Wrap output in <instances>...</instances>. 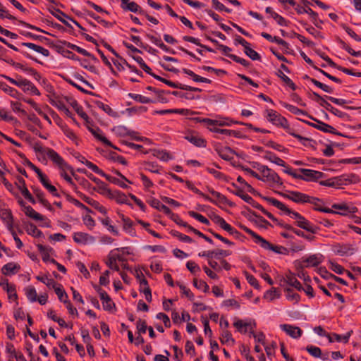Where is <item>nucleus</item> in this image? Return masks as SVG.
<instances>
[{
    "mask_svg": "<svg viewBox=\"0 0 361 361\" xmlns=\"http://www.w3.org/2000/svg\"><path fill=\"white\" fill-rule=\"evenodd\" d=\"M319 184L323 186L332 187L336 188H340L343 186L341 176L334 177L325 180H321Z\"/></svg>",
    "mask_w": 361,
    "mask_h": 361,
    "instance_id": "4be33fe9",
    "label": "nucleus"
},
{
    "mask_svg": "<svg viewBox=\"0 0 361 361\" xmlns=\"http://www.w3.org/2000/svg\"><path fill=\"white\" fill-rule=\"evenodd\" d=\"M233 326L241 334H245L248 330L251 331L256 327L255 321L249 322H243V320L238 319L233 323Z\"/></svg>",
    "mask_w": 361,
    "mask_h": 361,
    "instance_id": "ddd939ff",
    "label": "nucleus"
},
{
    "mask_svg": "<svg viewBox=\"0 0 361 361\" xmlns=\"http://www.w3.org/2000/svg\"><path fill=\"white\" fill-rule=\"evenodd\" d=\"M261 36L271 42H275L279 45L283 46V48L286 49V53H288V49H289V44L285 40L276 36L272 37L271 35L267 32H262Z\"/></svg>",
    "mask_w": 361,
    "mask_h": 361,
    "instance_id": "b1692460",
    "label": "nucleus"
},
{
    "mask_svg": "<svg viewBox=\"0 0 361 361\" xmlns=\"http://www.w3.org/2000/svg\"><path fill=\"white\" fill-rule=\"evenodd\" d=\"M37 247L38 248L39 252L42 255V260L44 262H50L51 259L49 258V255L51 252L54 251L53 249L51 247L44 246L41 244H37Z\"/></svg>",
    "mask_w": 361,
    "mask_h": 361,
    "instance_id": "72a5a7b5",
    "label": "nucleus"
},
{
    "mask_svg": "<svg viewBox=\"0 0 361 361\" xmlns=\"http://www.w3.org/2000/svg\"><path fill=\"white\" fill-rule=\"evenodd\" d=\"M215 151L219 156L226 161H230L233 159L231 154H234V151L229 147L216 146Z\"/></svg>",
    "mask_w": 361,
    "mask_h": 361,
    "instance_id": "dca6fc26",
    "label": "nucleus"
},
{
    "mask_svg": "<svg viewBox=\"0 0 361 361\" xmlns=\"http://www.w3.org/2000/svg\"><path fill=\"white\" fill-rule=\"evenodd\" d=\"M20 267L19 264L9 262L6 264L1 269V272L4 275L15 274L19 271Z\"/></svg>",
    "mask_w": 361,
    "mask_h": 361,
    "instance_id": "cd10ccee",
    "label": "nucleus"
},
{
    "mask_svg": "<svg viewBox=\"0 0 361 361\" xmlns=\"http://www.w3.org/2000/svg\"><path fill=\"white\" fill-rule=\"evenodd\" d=\"M118 252H120L119 248L114 249L109 252L108 256H109L113 261L124 262L126 261V259L124 258L123 255L118 253Z\"/></svg>",
    "mask_w": 361,
    "mask_h": 361,
    "instance_id": "6e6d98bb",
    "label": "nucleus"
},
{
    "mask_svg": "<svg viewBox=\"0 0 361 361\" xmlns=\"http://www.w3.org/2000/svg\"><path fill=\"white\" fill-rule=\"evenodd\" d=\"M264 157L265 159L269 160L279 166H286V162L270 151H267Z\"/></svg>",
    "mask_w": 361,
    "mask_h": 361,
    "instance_id": "473e14b6",
    "label": "nucleus"
},
{
    "mask_svg": "<svg viewBox=\"0 0 361 361\" xmlns=\"http://www.w3.org/2000/svg\"><path fill=\"white\" fill-rule=\"evenodd\" d=\"M306 350L314 357H320L322 355V350L319 347L314 345H308L306 348Z\"/></svg>",
    "mask_w": 361,
    "mask_h": 361,
    "instance_id": "774afa93",
    "label": "nucleus"
},
{
    "mask_svg": "<svg viewBox=\"0 0 361 361\" xmlns=\"http://www.w3.org/2000/svg\"><path fill=\"white\" fill-rule=\"evenodd\" d=\"M353 334V331H349L347 332L345 335L341 336L339 334H337L336 333H333L331 334L332 339L334 341H336L338 342L343 341L344 343H347L349 341V338Z\"/></svg>",
    "mask_w": 361,
    "mask_h": 361,
    "instance_id": "09e8293b",
    "label": "nucleus"
},
{
    "mask_svg": "<svg viewBox=\"0 0 361 361\" xmlns=\"http://www.w3.org/2000/svg\"><path fill=\"white\" fill-rule=\"evenodd\" d=\"M89 169L92 170L94 173L100 175L102 177H104L108 181L117 185L120 186L122 188H128V185L123 181V180H121L118 178L109 176L106 173H105L102 169H100L97 165L95 164H88Z\"/></svg>",
    "mask_w": 361,
    "mask_h": 361,
    "instance_id": "39448f33",
    "label": "nucleus"
},
{
    "mask_svg": "<svg viewBox=\"0 0 361 361\" xmlns=\"http://www.w3.org/2000/svg\"><path fill=\"white\" fill-rule=\"evenodd\" d=\"M188 214L191 217L197 219V221H199L200 222H201L204 224H206V225L209 224V221L206 217H204V216H202V214H200L199 213H197L194 211H189Z\"/></svg>",
    "mask_w": 361,
    "mask_h": 361,
    "instance_id": "0e129e2a",
    "label": "nucleus"
},
{
    "mask_svg": "<svg viewBox=\"0 0 361 361\" xmlns=\"http://www.w3.org/2000/svg\"><path fill=\"white\" fill-rule=\"evenodd\" d=\"M6 292L8 293V298L9 300L17 301L18 295L16 293V286L13 284L6 285ZM18 304V302H16Z\"/></svg>",
    "mask_w": 361,
    "mask_h": 361,
    "instance_id": "603ef678",
    "label": "nucleus"
},
{
    "mask_svg": "<svg viewBox=\"0 0 361 361\" xmlns=\"http://www.w3.org/2000/svg\"><path fill=\"white\" fill-rule=\"evenodd\" d=\"M25 295H26L27 299L30 302H34L37 301V295L36 290L34 287L29 286V287L25 288Z\"/></svg>",
    "mask_w": 361,
    "mask_h": 361,
    "instance_id": "3c124183",
    "label": "nucleus"
},
{
    "mask_svg": "<svg viewBox=\"0 0 361 361\" xmlns=\"http://www.w3.org/2000/svg\"><path fill=\"white\" fill-rule=\"evenodd\" d=\"M61 170L60 175L61 177H63L70 185H71L73 188L75 187V185L73 182V180L71 177L68 175L67 171H70L73 175H74L73 169V168L68 164V168L62 167L59 168Z\"/></svg>",
    "mask_w": 361,
    "mask_h": 361,
    "instance_id": "ea45409f",
    "label": "nucleus"
},
{
    "mask_svg": "<svg viewBox=\"0 0 361 361\" xmlns=\"http://www.w3.org/2000/svg\"><path fill=\"white\" fill-rule=\"evenodd\" d=\"M23 211L26 216L36 221H42L44 219L42 214L35 212L31 206H25Z\"/></svg>",
    "mask_w": 361,
    "mask_h": 361,
    "instance_id": "e433bc0d",
    "label": "nucleus"
},
{
    "mask_svg": "<svg viewBox=\"0 0 361 361\" xmlns=\"http://www.w3.org/2000/svg\"><path fill=\"white\" fill-rule=\"evenodd\" d=\"M154 156H155L157 159L164 161H167L169 159H171V156L169 152H167L165 150H157L154 152Z\"/></svg>",
    "mask_w": 361,
    "mask_h": 361,
    "instance_id": "4d7b16f0",
    "label": "nucleus"
},
{
    "mask_svg": "<svg viewBox=\"0 0 361 361\" xmlns=\"http://www.w3.org/2000/svg\"><path fill=\"white\" fill-rule=\"evenodd\" d=\"M183 72L185 74H187L192 77V80L195 82H205V83H211L212 81L209 79H207L206 78L201 77L197 74H195L193 71L191 70L187 69V68H183Z\"/></svg>",
    "mask_w": 361,
    "mask_h": 361,
    "instance_id": "a19ab883",
    "label": "nucleus"
},
{
    "mask_svg": "<svg viewBox=\"0 0 361 361\" xmlns=\"http://www.w3.org/2000/svg\"><path fill=\"white\" fill-rule=\"evenodd\" d=\"M209 192L216 198L217 204L216 205L220 206V204L228 205L231 207L234 206V203L228 200L227 197L221 193L214 190L213 189L209 190Z\"/></svg>",
    "mask_w": 361,
    "mask_h": 361,
    "instance_id": "a211bd4d",
    "label": "nucleus"
},
{
    "mask_svg": "<svg viewBox=\"0 0 361 361\" xmlns=\"http://www.w3.org/2000/svg\"><path fill=\"white\" fill-rule=\"evenodd\" d=\"M90 131L92 133V134L94 136L95 138L102 142L104 145L111 147L114 149H117L116 147H114L112 143L105 137L103 135L102 130L99 128H89Z\"/></svg>",
    "mask_w": 361,
    "mask_h": 361,
    "instance_id": "a878e982",
    "label": "nucleus"
},
{
    "mask_svg": "<svg viewBox=\"0 0 361 361\" xmlns=\"http://www.w3.org/2000/svg\"><path fill=\"white\" fill-rule=\"evenodd\" d=\"M98 185V190H97V192L104 195V196H106L108 198H111V197L112 196V193L114 191L111 190L107 185L104 183L103 181H102V183H99Z\"/></svg>",
    "mask_w": 361,
    "mask_h": 361,
    "instance_id": "de8ad7c7",
    "label": "nucleus"
},
{
    "mask_svg": "<svg viewBox=\"0 0 361 361\" xmlns=\"http://www.w3.org/2000/svg\"><path fill=\"white\" fill-rule=\"evenodd\" d=\"M38 178H39L41 183L43 185V186L50 193H51L55 197H59V194L57 192V190H56V187L52 185L51 184H50L49 180L45 174L42 173L41 175H39V176Z\"/></svg>",
    "mask_w": 361,
    "mask_h": 361,
    "instance_id": "412c9836",
    "label": "nucleus"
},
{
    "mask_svg": "<svg viewBox=\"0 0 361 361\" xmlns=\"http://www.w3.org/2000/svg\"><path fill=\"white\" fill-rule=\"evenodd\" d=\"M94 288L98 292L100 299L102 301L104 310L109 312L116 310V305L107 293L98 286H96Z\"/></svg>",
    "mask_w": 361,
    "mask_h": 361,
    "instance_id": "423d86ee",
    "label": "nucleus"
},
{
    "mask_svg": "<svg viewBox=\"0 0 361 361\" xmlns=\"http://www.w3.org/2000/svg\"><path fill=\"white\" fill-rule=\"evenodd\" d=\"M280 104L284 107L286 108L287 110H288L290 112H291L292 114H295V115H303V116H307L308 118H310V119L313 120V121H316V118H313L312 116L309 115L307 114V112H306L304 110H302V109H298V107L293 106V105H291V104H289L286 102H280Z\"/></svg>",
    "mask_w": 361,
    "mask_h": 361,
    "instance_id": "aec40b11",
    "label": "nucleus"
},
{
    "mask_svg": "<svg viewBox=\"0 0 361 361\" xmlns=\"http://www.w3.org/2000/svg\"><path fill=\"white\" fill-rule=\"evenodd\" d=\"M121 7L125 11H129L133 13H137L140 11V6L134 1H129V0H121Z\"/></svg>",
    "mask_w": 361,
    "mask_h": 361,
    "instance_id": "7c9ffc66",
    "label": "nucleus"
},
{
    "mask_svg": "<svg viewBox=\"0 0 361 361\" xmlns=\"http://www.w3.org/2000/svg\"><path fill=\"white\" fill-rule=\"evenodd\" d=\"M314 331L320 336L326 337L330 343L334 342L331 334L327 333L321 326L314 327Z\"/></svg>",
    "mask_w": 361,
    "mask_h": 361,
    "instance_id": "338daca9",
    "label": "nucleus"
},
{
    "mask_svg": "<svg viewBox=\"0 0 361 361\" xmlns=\"http://www.w3.org/2000/svg\"><path fill=\"white\" fill-rule=\"evenodd\" d=\"M306 13L310 15V16L312 18L313 24L316 27H321L320 24L322 23V21L319 19L318 14L316 12L312 11L310 8H307Z\"/></svg>",
    "mask_w": 361,
    "mask_h": 361,
    "instance_id": "13d9d810",
    "label": "nucleus"
},
{
    "mask_svg": "<svg viewBox=\"0 0 361 361\" xmlns=\"http://www.w3.org/2000/svg\"><path fill=\"white\" fill-rule=\"evenodd\" d=\"M297 226L314 234L319 230V228L313 226L309 221L302 216L299 221L295 222Z\"/></svg>",
    "mask_w": 361,
    "mask_h": 361,
    "instance_id": "f3484780",
    "label": "nucleus"
},
{
    "mask_svg": "<svg viewBox=\"0 0 361 361\" xmlns=\"http://www.w3.org/2000/svg\"><path fill=\"white\" fill-rule=\"evenodd\" d=\"M277 193L283 197L298 204L307 203V201H310V200L309 199L310 195L298 191H288V193L277 192Z\"/></svg>",
    "mask_w": 361,
    "mask_h": 361,
    "instance_id": "20e7f679",
    "label": "nucleus"
},
{
    "mask_svg": "<svg viewBox=\"0 0 361 361\" xmlns=\"http://www.w3.org/2000/svg\"><path fill=\"white\" fill-rule=\"evenodd\" d=\"M220 341L222 344L228 343L230 341H231L233 344L235 343L231 334L227 330L223 331L221 334Z\"/></svg>",
    "mask_w": 361,
    "mask_h": 361,
    "instance_id": "680f3d73",
    "label": "nucleus"
},
{
    "mask_svg": "<svg viewBox=\"0 0 361 361\" xmlns=\"http://www.w3.org/2000/svg\"><path fill=\"white\" fill-rule=\"evenodd\" d=\"M56 294L57 295L59 300L63 302L64 304L67 302L68 300V296L66 293V292L64 290V289L62 288L61 286H56L55 288H54Z\"/></svg>",
    "mask_w": 361,
    "mask_h": 361,
    "instance_id": "c03bdc74",
    "label": "nucleus"
},
{
    "mask_svg": "<svg viewBox=\"0 0 361 361\" xmlns=\"http://www.w3.org/2000/svg\"><path fill=\"white\" fill-rule=\"evenodd\" d=\"M257 171L261 173L258 180L267 183L271 187L283 185V182L279 176L268 166L257 164Z\"/></svg>",
    "mask_w": 361,
    "mask_h": 361,
    "instance_id": "f03ea898",
    "label": "nucleus"
},
{
    "mask_svg": "<svg viewBox=\"0 0 361 361\" xmlns=\"http://www.w3.org/2000/svg\"><path fill=\"white\" fill-rule=\"evenodd\" d=\"M128 97L137 102L142 103V104H149V103H154L156 102L155 100L151 99L149 97H147L142 96L141 94H138L129 93Z\"/></svg>",
    "mask_w": 361,
    "mask_h": 361,
    "instance_id": "49530a36",
    "label": "nucleus"
},
{
    "mask_svg": "<svg viewBox=\"0 0 361 361\" xmlns=\"http://www.w3.org/2000/svg\"><path fill=\"white\" fill-rule=\"evenodd\" d=\"M283 281L289 286L296 288L298 290H302V286L300 281L296 279L295 274L290 271L283 278Z\"/></svg>",
    "mask_w": 361,
    "mask_h": 361,
    "instance_id": "5701e85b",
    "label": "nucleus"
},
{
    "mask_svg": "<svg viewBox=\"0 0 361 361\" xmlns=\"http://www.w3.org/2000/svg\"><path fill=\"white\" fill-rule=\"evenodd\" d=\"M332 208L341 210V212H336V214L343 216H346L348 214H354L358 211L356 207L349 206L346 204H334Z\"/></svg>",
    "mask_w": 361,
    "mask_h": 361,
    "instance_id": "9b49d317",
    "label": "nucleus"
},
{
    "mask_svg": "<svg viewBox=\"0 0 361 361\" xmlns=\"http://www.w3.org/2000/svg\"><path fill=\"white\" fill-rule=\"evenodd\" d=\"M23 90L24 92H30V93L35 94V95H39L40 92L38 90V89L33 85L32 82L30 80H27V82H25V86H24Z\"/></svg>",
    "mask_w": 361,
    "mask_h": 361,
    "instance_id": "bf43d9fd",
    "label": "nucleus"
},
{
    "mask_svg": "<svg viewBox=\"0 0 361 361\" xmlns=\"http://www.w3.org/2000/svg\"><path fill=\"white\" fill-rule=\"evenodd\" d=\"M228 251L223 250H209V251H204L200 252L198 255L200 257H205L209 259V260H212L214 257L220 258V257H226L229 255Z\"/></svg>",
    "mask_w": 361,
    "mask_h": 361,
    "instance_id": "2eb2a0df",
    "label": "nucleus"
},
{
    "mask_svg": "<svg viewBox=\"0 0 361 361\" xmlns=\"http://www.w3.org/2000/svg\"><path fill=\"white\" fill-rule=\"evenodd\" d=\"M323 255L321 254L312 255L302 260V266L305 267H317L322 263Z\"/></svg>",
    "mask_w": 361,
    "mask_h": 361,
    "instance_id": "f8f14e48",
    "label": "nucleus"
},
{
    "mask_svg": "<svg viewBox=\"0 0 361 361\" xmlns=\"http://www.w3.org/2000/svg\"><path fill=\"white\" fill-rule=\"evenodd\" d=\"M317 123V126H315L316 129H318L324 133H330L334 135H343L341 133L336 131V130L331 126L322 122L317 119L315 121Z\"/></svg>",
    "mask_w": 361,
    "mask_h": 361,
    "instance_id": "bb28decb",
    "label": "nucleus"
},
{
    "mask_svg": "<svg viewBox=\"0 0 361 361\" xmlns=\"http://www.w3.org/2000/svg\"><path fill=\"white\" fill-rule=\"evenodd\" d=\"M33 192L36 195V197L38 198L39 202L44 207H46L49 211H51L53 209L50 203L44 198V194L42 190H40L39 189H34Z\"/></svg>",
    "mask_w": 361,
    "mask_h": 361,
    "instance_id": "4c0bfd02",
    "label": "nucleus"
},
{
    "mask_svg": "<svg viewBox=\"0 0 361 361\" xmlns=\"http://www.w3.org/2000/svg\"><path fill=\"white\" fill-rule=\"evenodd\" d=\"M110 199L115 200L116 202L118 204H126L130 205V204L128 202L127 195L125 193L118 190H114Z\"/></svg>",
    "mask_w": 361,
    "mask_h": 361,
    "instance_id": "2f4dec72",
    "label": "nucleus"
},
{
    "mask_svg": "<svg viewBox=\"0 0 361 361\" xmlns=\"http://www.w3.org/2000/svg\"><path fill=\"white\" fill-rule=\"evenodd\" d=\"M299 171L302 173L303 178L302 180H305L306 181L317 180L323 178L324 175L322 172L312 169H300Z\"/></svg>",
    "mask_w": 361,
    "mask_h": 361,
    "instance_id": "6e6552de",
    "label": "nucleus"
},
{
    "mask_svg": "<svg viewBox=\"0 0 361 361\" xmlns=\"http://www.w3.org/2000/svg\"><path fill=\"white\" fill-rule=\"evenodd\" d=\"M36 279L39 281L46 284V286L49 288L51 287L54 288L57 285L56 282L54 279H48L47 276H37Z\"/></svg>",
    "mask_w": 361,
    "mask_h": 361,
    "instance_id": "5fc2aeb1",
    "label": "nucleus"
},
{
    "mask_svg": "<svg viewBox=\"0 0 361 361\" xmlns=\"http://www.w3.org/2000/svg\"><path fill=\"white\" fill-rule=\"evenodd\" d=\"M341 176L342 178L343 185H346L349 183H355L359 181V177L353 173L343 174Z\"/></svg>",
    "mask_w": 361,
    "mask_h": 361,
    "instance_id": "a18cd8bd",
    "label": "nucleus"
},
{
    "mask_svg": "<svg viewBox=\"0 0 361 361\" xmlns=\"http://www.w3.org/2000/svg\"><path fill=\"white\" fill-rule=\"evenodd\" d=\"M257 244H259L260 246L265 250H271L278 254H283L286 251H287L286 248L284 247L274 245L262 237L259 239V241Z\"/></svg>",
    "mask_w": 361,
    "mask_h": 361,
    "instance_id": "9d476101",
    "label": "nucleus"
},
{
    "mask_svg": "<svg viewBox=\"0 0 361 361\" xmlns=\"http://www.w3.org/2000/svg\"><path fill=\"white\" fill-rule=\"evenodd\" d=\"M46 155L59 168H68V164L55 150L51 148H46Z\"/></svg>",
    "mask_w": 361,
    "mask_h": 361,
    "instance_id": "0eeeda50",
    "label": "nucleus"
},
{
    "mask_svg": "<svg viewBox=\"0 0 361 361\" xmlns=\"http://www.w3.org/2000/svg\"><path fill=\"white\" fill-rule=\"evenodd\" d=\"M280 328L282 331H285L288 336L295 339L299 338L302 334V331L301 330L300 328L291 324H281Z\"/></svg>",
    "mask_w": 361,
    "mask_h": 361,
    "instance_id": "1a4fd4ad",
    "label": "nucleus"
},
{
    "mask_svg": "<svg viewBox=\"0 0 361 361\" xmlns=\"http://www.w3.org/2000/svg\"><path fill=\"white\" fill-rule=\"evenodd\" d=\"M185 139L197 147H205L207 145V142L204 139L193 134L185 135Z\"/></svg>",
    "mask_w": 361,
    "mask_h": 361,
    "instance_id": "393cba45",
    "label": "nucleus"
},
{
    "mask_svg": "<svg viewBox=\"0 0 361 361\" xmlns=\"http://www.w3.org/2000/svg\"><path fill=\"white\" fill-rule=\"evenodd\" d=\"M232 185L237 188L236 191H233V190H230L229 188H228V190H229L233 194L238 196L239 197H240L242 200H243L245 202H246L248 204L252 202V197L251 196L245 193L243 190L238 188V186L236 185V184H235L234 183H232Z\"/></svg>",
    "mask_w": 361,
    "mask_h": 361,
    "instance_id": "c9c22d12",
    "label": "nucleus"
},
{
    "mask_svg": "<svg viewBox=\"0 0 361 361\" xmlns=\"http://www.w3.org/2000/svg\"><path fill=\"white\" fill-rule=\"evenodd\" d=\"M91 238L89 234L82 232H76L73 234V240L77 243L85 244Z\"/></svg>",
    "mask_w": 361,
    "mask_h": 361,
    "instance_id": "37998d69",
    "label": "nucleus"
},
{
    "mask_svg": "<svg viewBox=\"0 0 361 361\" xmlns=\"http://www.w3.org/2000/svg\"><path fill=\"white\" fill-rule=\"evenodd\" d=\"M276 75L279 78H280L282 81L286 83L292 90H295L297 87L295 83L287 76L281 70H279L276 73Z\"/></svg>",
    "mask_w": 361,
    "mask_h": 361,
    "instance_id": "79ce46f5",
    "label": "nucleus"
},
{
    "mask_svg": "<svg viewBox=\"0 0 361 361\" xmlns=\"http://www.w3.org/2000/svg\"><path fill=\"white\" fill-rule=\"evenodd\" d=\"M265 113V116L269 122L275 126L284 128L289 135L297 138L304 146H307V142L311 141L310 139L304 137L299 134L295 133V130L290 127L287 119L275 110L267 109Z\"/></svg>",
    "mask_w": 361,
    "mask_h": 361,
    "instance_id": "f257e3e1",
    "label": "nucleus"
},
{
    "mask_svg": "<svg viewBox=\"0 0 361 361\" xmlns=\"http://www.w3.org/2000/svg\"><path fill=\"white\" fill-rule=\"evenodd\" d=\"M245 54L249 56L252 60H260V55L254 49L250 47V45L246 46L245 48Z\"/></svg>",
    "mask_w": 361,
    "mask_h": 361,
    "instance_id": "864d4df0",
    "label": "nucleus"
},
{
    "mask_svg": "<svg viewBox=\"0 0 361 361\" xmlns=\"http://www.w3.org/2000/svg\"><path fill=\"white\" fill-rule=\"evenodd\" d=\"M354 249L350 245H338L336 246L335 252L341 256L353 254Z\"/></svg>",
    "mask_w": 361,
    "mask_h": 361,
    "instance_id": "f704fd0d",
    "label": "nucleus"
},
{
    "mask_svg": "<svg viewBox=\"0 0 361 361\" xmlns=\"http://www.w3.org/2000/svg\"><path fill=\"white\" fill-rule=\"evenodd\" d=\"M319 56L322 58L324 61H326L328 64L334 68H336L339 71H341L342 72L346 73V74H352V70L348 69L340 66L336 65L327 55H326L324 53H320Z\"/></svg>",
    "mask_w": 361,
    "mask_h": 361,
    "instance_id": "c756f323",
    "label": "nucleus"
},
{
    "mask_svg": "<svg viewBox=\"0 0 361 361\" xmlns=\"http://www.w3.org/2000/svg\"><path fill=\"white\" fill-rule=\"evenodd\" d=\"M122 220L123 222V230L131 235H133L135 234V231L133 228V221L129 218H126L124 216H122Z\"/></svg>",
    "mask_w": 361,
    "mask_h": 361,
    "instance_id": "8fccbe9b",
    "label": "nucleus"
},
{
    "mask_svg": "<svg viewBox=\"0 0 361 361\" xmlns=\"http://www.w3.org/2000/svg\"><path fill=\"white\" fill-rule=\"evenodd\" d=\"M259 196L271 205L276 207L277 209L281 211H283L284 212H286V214L290 215L292 218L296 219V221H299L302 217V216L300 214L290 209L283 203H282L281 202L279 201L275 198L262 196L261 195H259Z\"/></svg>",
    "mask_w": 361,
    "mask_h": 361,
    "instance_id": "7ed1b4c3",
    "label": "nucleus"
},
{
    "mask_svg": "<svg viewBox=\"0 0 361 361\" xmlns=\"http://www.w3.org/2000/svg\"><path fill=\"white\" fill-rule=\"evenodd\" d=\"M0 217L6 224L8 229L11 231L13 223L11 211L5 208L0 209Z\"/></svg>",
    "mask_w": 361,
    "mask_h": 361,
    "instance_id": "6ab92c4d",
    "label": "nucleus"
},
{
    "mask_svg": "<svg viewBox=\"0 0 361 361\" xmlns=\"http://www.w3.org/2000/svg\"><path fill=\"white\" fill-rule=\"evenodd\" d=\"M87 15L90 17L94 19L97 23H100L105 27H109L111 25V23L102 19L101 17H99V16H97L95 13H94L92 11H87Z\"/></svg>",
    "mask_w": 361,
    "mask_h": 361,
    "instance_id": "69168bd1",
    "label": "nucleus"
},
{
    "mask_svg": "<svg viewBox=\"0 0 361 361\" xmlns=\"http://www.w3.org/2000/svg\"><path fill=\"white\" fill-rule=\"evenodd\" d=\"M339 43L341 45V47L347 51L350 55L356 57H361V51H355L342 39L339 40Z\"/></svg>",
    "mask_w": 361,
    "mask_h": 361,
    "instance_id": "052dcab7",
    "label": "nucleus"
},
{
    "mask_svg": "<svg viewBox=\"0 0 361 361\" xmlns=\"http://www.w3.org/2000/svg\"><path fill=\"white\" fill-rule=\"evenodd\" d=\"M21 46L26 47L29 49L34 50L35 51L42 54L44 56H49L50 54L49 51L47 49L44 48L39 45H37L34 43L31 42H23L21 43Z\"/></svg>",
    "mask_w": 361,
    "mask_h": 361,
    "instance_id": "c85d7f7f",
    "label": "nucleus"
},
{
    "mask_svg": "<svg viewBox=\"0 0 361 361\" xmlns=\"http://www.w3.org/2000/svg\"><path fill=\"white\" fill-rule=\"evenodd\" d=\"M193 285L195 288L197 289L202 290L204 293L208 292L209 287L207 285V283L202 281V280H198L197 279H193Z\"/></svg>",
    "mask_w": 361,
    "mask_h": 361,
    "instance_id": "e2e57ef3",
    "label": "nucleus"
},
{
    "mask_svg": "<svg viewBox=\"0 0 361 361\" xmlns=\"http://www.w3.org/2000/svg\"><path fill=\"white\" fill-rule=\"evenodd\" d=\"M309 199H312V200H310V201H307V203L313 204L314 206V210L322 212H325V213H329V214L330 213H336V211H334L331 209L323 207H322L323 202L321 199L315 197H312V196H310Z\"/></svg>",
    "mask_w": 361,
    "mask_h": 361,
    "instance_id": "4468645a",
    "label": "nucleus"
},
{
    "mask_svg": "<svg viewBox=\"0 0 361 361\" xmlns=\"http://www.w3.org/2000/svg\"><path fill=\"white\" fill-rule=\"evenodd\" d=\"M65 44H66L68 48H70L75 51H77L79 54H82L83 56H88L92 58L93 60H96V57H94L92 54H91L90 52H88L87 50H85L83 48H81L75 44H71L70 42H64Z\"/></svg>",
    "mask_w": 361,
    "mask_h": 361,
    "instance_id": "58836bf2",
    "label": "nucleus"
}]
</instances>
